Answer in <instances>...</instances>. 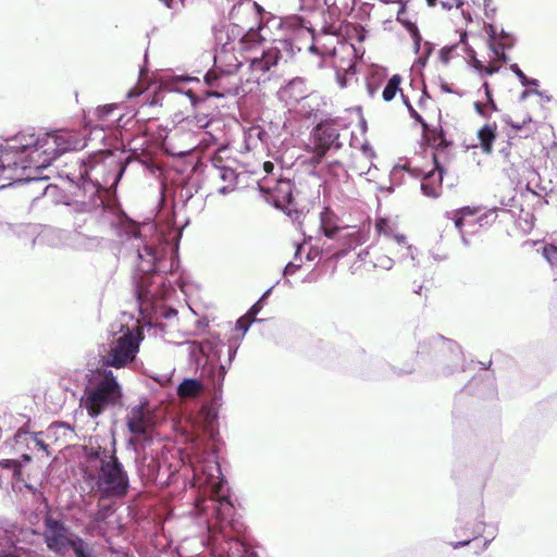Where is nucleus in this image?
<instances>
[{
  "label": "nucleus",
  "instance_id": "1",
  "mask_svg": "<svg viewBox=\"0 0 557 557\" xmlns=\"http://www.w3.org/2000/svg\"><path fill=\"white\" fill-rule=\"evenodd\" d=\"M119 235L125 238L126 249L134 253L136 268L133 273L136 302L148 331L165 337L166 327L176 322L177 311L163 305L162 299L174 289L165 283V275L178 267V237L176 230L158 226L153 222L137 225L122 222Z\"/></svg>",
  "mask_w": 557,
  "mask_h": 557
},
{
  "label": "nucleus",
  "instance_id": "2",
  "mask_svg": "<svg viewBox=\"0 0 557 557\" xmlns=\"http://www.w3.org/2000/svg\"><path fill=\"white\" fill-rule=\"evenodd\" d=\"M219 432L216 417L207 414L203 438L193 441L188 462L193 471L194 485L202 488L208 496L196 500L198 511L206 517L209 539L218 543L220 539L228 542L233 540L227 528L236 530V523L231 519L234 506L225 491L226 481L222 476L221 467L216 456V442Z\"/></svg>",
  "mask_w": 557,
  "mask_h": 557
},
{
  "label": "nucleus",
  "instance_id": "3",
  "mask_svg": "<svg viewBox=\"0 0 557 557\" xmlns=\"http://www.w3.org/2000/svg\"><path fill=\"white\" fill-rule=\"evenodd\" d=\"M85 145V138L74 131L25 129L0 144V172L8 180L35 181L36 177L25 174L27 170L46 169L63 153L83 149Z\"/></svg>",
  "mask_w": 557,
  "mask_h": 557
},
{
  "label": "nucleus",
  "instance_id": "4",
  "mask_svg": "<svg viewBox=\"0 0 557 557\" xmlns=\"http://www.w3.org/2000/svg\"><path fill=\"white\" fill-rule=\"evenodd\" d=\"M131 159H116L112 153L100 150L83 161L82 190L88 205L103 214H114L116 209L110 203Z\"/></svg>",
  "mask_w": 557,
  "mask_h": 557
},
{
  "label": "nucleus",
  "instance_id": "5",
  "mask_svg": "<svg viewBox=\"0 0 557 557\" xmlns=\"http://www.w3.org/2000/svg\"><path fill=\"white\" fill-rule=\"evenodd\" d=\"M88 458L98 461V466L85 469L83 473V483L89 494L99 502L123 499L129 492L131 482L115 449L109 453L106 448H91Z\"/></svg>",
  "mask_w": 557,
  "mask_h": 557
},
{
  "label": "nucleus",
  "instance_id": "6",
  "mask_svg": "<svg viewBox=\"0 0 557 557\" xmlns=\"http://www.w3.org/2000/svg\"><path fill=\"white\" fill-rule=\"evenodd\" d=\"M181 345L186 347L190 363L200 369L201 376L211 383L215 397L221 395L225 374L236 357L240 339H230L225 344L212 336L202 342L186 341Z\"/></svg>",
  "mask_w": 557,
  "mask_h": 557
},
{
  "label": "nucleus",
  "instance_id": "7",
  "mask_svg": "<svg viewBox=\"0 0 557 557\" xmlns=\"http://www.w3.org/2000/svg\"><path fill=\"white\" fill-rule=\"evenodd\" d=\"M122 387L112 371L106 370L98 380L85 388L81 404L91 418H97L104 410L121 403Z\"/></svg>",
  "mask_w": 557,
  "mask_h": 557
},
{
  "label": "nucleus",
  "instance_id": "8",
  "mask_svg": "<svg viewBox=\"0 0 557 557\" xmlns=\"http://www.w3.org/2000/svg\"><path fill=\"white\" fill-rule=\"evenodd\" d=\"M337 124L333 120L319 123L311 132L307 152L311 154L309 162L318 166L324 159L332 157L342 149L343 143Z\"/></svg>",
  "mask_w": 557,
  "mask_h": 557
},
{
  "label": "nucleus",
  "instance_id": "9",
  "mask_svg": "<svg viewBox=\"0 0 557 557\" xmlns=\"http://www.w3.org/2000/svg\"><path fill=\"white\" fill-rule=\"evenodd\" d=\"M141 339L140 332L127 327L125 333L103 348L101 355L102 366L115 369L127 366L135 360Z\"/></svg>",
  "mask_w": 557,
  "mask_h": 557
},
{
  "label": "nucleus",
  "instance_id": "10",
  "mask_svg": "<svg viewBox=\"0 0 557 557\" xmlns=\"http://www.w3.org/2000/svg\"><path fill=\"white\" fill-rule=\"evenodd\" d=\"M295 49L300 50L289 38L273 39L270 46L263 48L260 57L250 60L249 66L255 75V79L259 81L261 75L276 66L280 60L292 58L295 54Z\"/></svg>",
  "mask_w": 557,
  "mask_h": 557
},
{
  "label": "nucleus",
  "instance_id": "11",
  "mask_svg": "<svg viewBox=\"0 0 557 557\" xmlns=\"http://www.w3.org/2000/svg\"><path fill=\"white\" fill-rule=\"evenodd\" d=\"M126 424L133 437L128 440V446L137 450L139 442H149L153 429V420L146 404H139L129 409L126 416Z\"/></svg>",
  "mask_w": 557,
  "mask_h": 557
},
{
  "label": "nucleus",
  "instance_id": "12",
  "mask_svg": "<svg viewBox=\"0 0 557 557\" xmlns=\"http://www.w3.org/2000/svg\"><path fill=\"white\" fill-rule=\"evenodd\" d=\"M0 232L4 235H14L21 239L24 245L33 248L38 239L36 226L30 224H10L0 223ZM64 232L60 230L46 228L39 236V240L47 242L49 245L62 244Z\"/></svg>",
  "mask_w": 557,
  "mask_h": 557
},
{
  "label": "nucleus",
  "instance_id": "13",
  "mask_svg": "<svg viewBox=\"0 0 557 557\" xmlns=\"http://www.w3.org/2000/svg\"><path fill=\"white\" fill-rule=\"evenodd\" d=\"M434 170L428 172L421 181V191L424 196L437 198L441 194L443 175L446 171V163L449 160L447 148H434Z\"/></svg>",
  "mask_w": 557,
  "mask_h": 557
},
{
  "label": "nucleus",
  "instance_id": "14",
  "mask_svg": "<svg viewBox=\"0 0 557 557\" xmlns=\"http://www.w3.org/2000/svg\"><path fill=\"white\" fill-rule=\"evenodd\" d=\"M137 471L139 476L146 482L166 483L171 476L177 471V467L172 468L170 465L166 469L154 456L144 453L137 457Z\"/></svg>",
  "mask_w": 557,
  "mask_h": 557
},
{
  "label": "nucleus",
  "instance_id": "15",
  "mask_svg": "<svg viewBox=\"0 0 557 557\" xmlns=\"http://www.w3.org/2000/svg\"><path fill=\"white\" fill-rule=\"evenodd\" d=\"M45 524V543L47 547L55 553L61 554L66 547L70 546L73 539L67 537L69 530L65 524L48 515L44 519Z\"/></svg>",
  "mask_w": 557,
  "mask_h": 557
},
{
  "label": "nucleus",
  "instance_id": "16",
  "mask_svg": "<svg viewBox=\"0 0 557 557\" xmlns=\"http://www.w3.org/2000/svg\"><path fill=\"white\" fill-rule=\"evenodd\" d=\"M259 188L262 193L273 197L276 207L281 208L292 203L293 186L289 180H276L274 184L272 181L265 180L259 183Z\"/></svg>",
  "mask_w": 557,
  "mask_h": 557
},
{
  "label": "nucleus",
  "instance_id": "17",
  "mask_svg": "<svg viewBox=\"0 0 557 557\" xmlns=\"http://www.w3.org/2000/svg\"><path fill=\"white\" fill-rule=\"evenodd\" d=\"M342 249L335 253L337 259L345 257L350 250L366 242L364 234L356 226L345 225L336 237Z\"/></svg>",
  "mask_w": 557,
  "mask_h": 557
},
{
  "label": "nucleus",
  "instance_id": "18",
  "mask_svg": "<svg viewBox=\"0 0 557 557\" xmlns=\"http://www.w3.org/2000/svg\"><path fill=\"white\" fill-rule=\"evenodd\" d=\"M409 113L412 119L419 122L423 128V135L428 144L432 148H448L449 141L446 139L443 129L440 128H431L428 123L423 120V117L413 109L412 106H409Z\"/></svg>",
  "mask_w": 557,
  "mask_h": 557
},
{
  "label": "nucleus",
  "instance_id": "19",
  "mask_svg": "<svg viewBox=\"0 0 557 557\" xmlns=\"http://www.w3.org/2000/svg\"><path fill=\"white\" fill-rule=\"evenodd\" d=\"M345 225L341 224L339 218L329 208H324L320 213V228L324 236L335 239Z\"/></svg>",
  "mask_w": 557,
  "mask_h": 557
},
{
  "label": "nucleus",
  "instance_id": "20",
  "mask_svg": "<svg viewBox=\"0 0 557 557\" xmlns=\"http://www.w3.org/2000/svg\"><path fill=\"white\" fill-rule=\"evenodd\" d=\"M119 108L120 107L115 103L98 107L95 111V114L100 124L97 125L95 129L99 127L101 131H103L107 127H111L114 123H117L119 125L123 117V114H119L117 117L114 116V112Z\"/></svg>",
  "mask_w": 557,
  "mask_h": 557
},
{
  "label": "nucleus",
  "instance_id": "21",
  "mask_svg": "<svg viewBox=\"0 0 557 557\" xmlns=\"http://www.w3.org/2000/svg\"><path fill=\"white\" fill-rule=\"evenodd\" d=\"M211 175L225 183L218 188L220 195H227L236 189L239 174L231 165L222 168L218 173H211Z\"/></svg>",
  "mask_w": 557,
  "mask_h": 557
},
{
  "label": "nucleus",
  "instance_id": "22",
  "mask_svg": "<svg viewBox=\"0 0 557 557\" xmlns=\"http://www.w3.org/2000/svg\"><path fill=\"white\" fill-rule=\"evenodd\" d=\"M375 230L380 235L391 238L396 245H406V236L396 232L394 222L380 218L375 222Z\"/></svg>",
  "mask_w": 557,
  "mask_h": 557
},
{
  "label": "nucleus",
  "instance_id": "23",
  "mask_svg": "<svg viewBox=\"0 0 557 557\" xmlns=\"http://www.w3.org/2000/svg\"><path fill=\"white\" fill-rule=\"evenodd\" d=\"M434 341L443 346L444 348H446L447 350L450 351L451 354V357H453V363H454V369H450L448 371V373H451L456 370H461L463 371L465 370V367H463V357H462V351H461V348L460 346L450 341V339H446L444 338L443 336H436L434 337Z\"/></svg>",
  "mask_w": 557,
  "mask_h": 557
},
{
  "label": "nucleus",
  "instance_id": "24",
  "mask_svg": "<svg viewBox=\"0 0 557 557\" xmlns=\"http://www.w3.org/2000/svg\"><path fill=\"white\" fill-rule=\"evenodd\" d=\"M336 8L322 11L321 33L323 35L338 36L341 34V22L336 17Z\"/></svg>",
  "mask_w": 557,
  "mask_h": 557
},
{
  "label": "nucleus",
  "instance_id": "25",
  "mask_svg": "<svg viewBox=\"0 0 557 557\" xmlns=\"http://www.w3.org/2000/svg\"><path fill=\"white\" fill-rule=\"evenodd\" d=\"M202 384L197 379H185L177 386V395L184 399H193L200 395Z\"/></svg>",
  "mask_w": 557,
  "mask_h": 557
},
{
  "label": "nucleus",
  "instance_id": "26",
  "mask_svg": "<svg viewBox=\"0 0 557 557\" xmlns=\"http://www.w3.org/2000/svg\"><path fill=\"white\" fill-rule=\"evenodd\" d=\"M475 213H476V209H474V208L463 207V208L459 209L456 212V216H455L456 228L461 231V227L466 224H469V225L479 224L480 226H482L484 223H486L485 215H481L476 220H473V221L467 220L468 216H473Z\"/></svg>",
  "mask_w": 557,
  "mask_h": 557
},
{
  "label": "nucleus",
  "instance_id": "27",
  "mask_svg": "<svg viewBox=\"0 0 557 557\" xmlns=\"http://www.w3.org/2000/svg\"><path fill=\"white\" fill-rule=\"evenodd\" d=\"M70 246L78 250H88L96 247L99 244V239L96 236H86L78 231H75L70 236Z\"/></svg>",
  "mask_w": 557,
  "mask_h": 557
},
{
  "label": "nucleus",
  "instance_id": "28",
  "mask_svg": "<svg viewBox=\"0 0 557 557\" xmlns=\"http://www.w3.org/2000/svg\"><path fill=\"white\" fill-rule=\"evenodd\" d=\"M495 126L484 125L478 133L481 146L485 152L492 150V144L495 139Z\"/></svg>",
  "mask_w": 557,
  "mask_h": 557
},
{
  "label": "nucleus",
  "instance_id": "29",
  "mask_svg": "<svg viewBox=\"0 0 557 557\" xmlns=\"http://www.w3.org/2000/svg\"><path fill=\"white\" fill-rule=\"evenodd\" d=\"M69 547L72 548L75 557H96L92 548L82 537L73 539Z\"/></svg>",
  "mask_w": 557,
  "mask_h": 557
},
{
  "label": "nucleus",
  "instance_id": "30",
  "mask_svg": "<svg viewBox=\"0 0 557 557\" xmlns=\"http://www.w3.org/2000/svg\"><path fill=\"white\" fill-rule=\"evenodd\" d=\"M401 78L399 75L395 74L393 75L386 86L383 89L382 97L385 101H391L395 98L397 91L399 90Z\"/></svg>",
  "mask_w": 557,
  "mask_h": 557
},
{
  "label": "nucleus",
  "instance_id": "31",
  "mask_svg": "<svg viewBox=\"0 0 557 557\" xmlns=\"http://www.w3.org/2000/svg\"><path fill=\"white\" fill-rule=\"evenodd\" d=\"M264 136L265 133L260 127L249 128L245 135V140L247 143L248 148H250V146L257 147L258 141L262 143Z\"/></svg>",
  "mask_w": 557,
  "mask_h": 557
},
{
  "label": "nucleus",
  "instance_id": "32",
  "mask_svg": "<svg viewBox=\"0 0 557 557\" xmlns=\"http://www.w3.org/2000/svg\"><path fill=\"white\" fill-rule=\"evenodd\" d=\"M510 70L518 77V79L520 81L522 86H524V87H529V86H535L536 87V86H539V81L535 79V78L528 77L521 71V69L519 67V65L517 63L511 64L510 65Z\"/></svg>",
  "mask_w": 557,
  "mask_h": 557
},
{
  "label": "nucleus",
  "instance_id": "33",
  "mask_svg": "<svg viewBox=\"0 0 557 557\" xmlns=\"http://www.w3.org/2000/svg\"><path fill=\"white\" fill-rule=\"evenodd\" d=\"M542 255L552 268L557 269V247L555 245H546Z\"/></svg>",
  "mask_w": 557,
  "mask_h": 557
},
{
  "label": "nucleus",
  "instance_id": "34",
  "mask_svg": "<svg viewBox=\"0 0 557 557\" xmlns=\"http://www.w3.org/2000/svg\"><path fill=\"white\" fill-rule=\"evenodd\" d=\"M405 26H406V28L408 29V32L411 35V38H412L413 44H414L416 51H418L419 48H420L421 40H422V37H421V35L419 33V29H418V26L414 23H412V22H406Z\"/></svg>",
  "mask_w": 557,
  "mask_h": 557
},
{
  "label": "nucleus",
  "instance_id": "35",
  "mask_svg": "<svg viewBox=\"0 0 557 557\" xmlns=\"http://www.w3.org/2000/svg\"><path fill=\"white\" fill-rule=\"evenodd\" d=\"M405 26H406V28L408 29V32L411 35V38H412L413 44H414L416 51H418L419 48H420L421 40H422V37H421V35L419 33V29H418V26L414 23H412V22H406Z\"/></svg>",
  "mask_w": 557,
  "mask_h": 557
},
{
  "label": "nucleus",
  "instance_id": "36",
  "mask_svg": "<svg viewBox=\"0 0 557 557\" xmlns=\"http://www.w3.org/2000/svg\"><path fill=\"white\" fill-rule=\"evenodd\" d=\"M400 249H399V259L401 261H405L406 259H410L413 263H414V251H416V248L411 245H408V243L406 242V245H397Z\"/></svg>",
  "mask_w": 557,
  "mask_h": 557
},
{
  "label": "nucleus",
  "instance_id": "37",
  "mask_svg": "<svg viewBox=\"0 0 557 557\" xmlns=\"http://www.w3.org/2000/svg\"><path fill=\"white\" fill-rule=\"evenodd\" d=\"M358 0H335L334 5L336 10L344 13H349L354 10Z\"/></svg>",
  "mask_w": 557,
  "mask_h": 557
},
{
  "label": "nucleus",
  "instance_id": "38",
  "mask_svg": "<svg viewBox=\"0 0 557 557\" xmlns=\"http://www.w3.org/2000/svg\"><path fill=\"white\" fill-rule=\"evenodd\" d=\"M223 151H225V149L219 150V152L211 158L212 173H218L220 169L226 168L228 165L220 154Z\"/></svg>",
  "mask_w": 557,
  "mask_h": 557
},
{
  "label": "nucleus",
  "instance_id": "39",
  "mask_svg": "<svg viewBox=\"0 0 557 557\" xmlns=\"http://www.w3.org/2000/svg\"><path fill=\"white\" fill-rule=\"evenodd\" d=\"M394 265V260L387 256H380L376 259L375 267L384 270H391Z\"/></svg>",
  "mask_w": 557,
  "mask_h": 557
},
{
  "label": "nucleus",
  "instance_id": "40",
  "mask_svg": "<svg viewBox=\"0 0 557 557\" xmlns=\"http://www.w3.org/2000/svg\"><path fill=\"white\" fill-rule=\"evenodd\" d=\"M32 441L34 443L35 448L39 450L46 451L48 448V445L42 441L41 433H33L30 434Z\"/></svg>",
  "mask_w": 557,
  "mask_h": 557
},
{
  "label": "nucleus",
  "instance_id": "41",
  "mask_svg": "<svg viewBox=\"0 0 557 557\" xmlns=\"http://www.w3.org/2000/svg\"><path fill=\"white\" fill-rule=\"evenodd\" d=\"M0 467L12 470L13 472L20 471V463L13 459H3L0 461Z\"/></svg>",
  "mask_w": 557,
  "mask_h": 557
},
{
  "label": "nucleus",
  "instance_id": "42",
  "mask_svg": "<svg viewBox=\"0 0 557 557\" xmlns=\"http://www.w3.org/2000/svg\"><path fill=\"white\" fill-rule=\"evenodd\" d=\"M252 322V320L244 315L237 320L236 329L243 331V334H245Z\"/></svg>",
  "mask_w": 557,
  "mask_h": 557
},
{
  "label": "nucleus",
  "instance_id": "43",
  "mask_svg": "<svg viewBox=\"0 0 557 557\" xmlns=\"http://www.w3.org/2000/svg\"><path fill=\"white\" fill-rule=\"evenodd\" d=\"M262 309V302H260L259 300L253 304L250 309L248 310V312L245 314V317H247L248 319L252 320V321H257L256 320V315L260 312V310Z\"/></svg>",
  "mask_w": 557,
  "mask_h": 557
},
{
  "label": "nucleus",
  "instance_id": "44",
  "mask_svg": "<svg viewBox=\"0 0 557 557\" xmlns=\"http://www.w3.org/2000/svg\"><path fill=\"white\" fill-rule=\"evenodd\" d=\"M219 79V75L213 72V71H209L207 72V74L205 75V82L208 86L210 87H213L215 86V82Z\"/></svg>",
  "mask_w": 557,
  "mask_h": 557
},
{
  "label": "nucleus",
  "instance_id": "45",
  "mask_svg": "<svg viewBox=\"0 0 557 557\" xmlns=\"http://www.w3.org/2000/svg\"><path fill=\"white\" fill-rule=\"evenodd\" d=\"M454 49H455V46H450V47H444L441 50V60L444 63H448V61L450 60V55H451V52H453Z\"/></svg>",
  "mask_w": 557,
  "mask_h": 557
},
{
  "label": "nucleus",
  "instance_id": "46",
  "mask_svg": "<svg viewBox=\"0 0 557 557\" xmlns=\"http://www.w3.org/2000/svg\"><path fill=\"white\" fill-rule=\"evenodd\" d=\"M300 268V264H295L293 262H289L284 268V275H293L298 269Z\"/></svg>",
  "mask_w": 557,
  "mask_h": 557
},
{
  "label": "nucleus",
  "instance_id": "47",
  "mask_svg": "<svg viewBox=\"0 0 557 557\" xmlns=\"http://www.w3.org/2000/svg\"><path fill=\"white\" fill-rule=\"evenodd\" d=\"M475 67H476L478 70H480V71H481V73H484V74H487V75H492V74H494L495 72H497V67L483 66L482 64H480V62H479V61H476Z\"/></svg>",
  "mask_w": 557,
  "mask_h": 557
},
{
  "label": "nucleus",
  "instance_id": "48",
  "mask_svg": "<svg viewBox=\"0 0 557 557\" xmlns=\"http://www.w3.org/2000/svg\"><path fill=\"white\" fill-rule=\"evenodd\" d=\"M235 544L238 546V548H237L238 553L249 554L252 557H255L256 554L253 552H249V548L245 543L239 542L238 540H235Z\"/></svg>",
  "mask_w": 557,
  "mask_h": 557
},
{
  "label": "nucleus",
  "instance_id": "49",
  "mask_svg": "<svg viewBox=\"0 0 557 557\" xmlns=\"http://www.w3.org/2000/svg\"><path fill=\"white\" fill-rule=\"evenodd\" d=\"M532 94H535V95H539V96H542V91L537 90V89H534V90H529V89H524L521 94H520V97H519V100L522 102V101H525L527 98L532 95Z\"/></svg>",
  "mask_w": 557,
  "mask_h": 557
},
{
  "label": "nucleus",
  "instance_id": "50",
  "mask_svg": "<svg viewBox=\"0 0 557 557\" xmlns=\"http://www.w3.org/2000/svg\"><path fill=\"white\" fill-rule=\"evenodd\" d=\"M160 2L172 10H177L178 7L181 5L180 0H160Z\"/></svg>",
  "mask_w": 557,
  "mask_h": 557
},
{
  "label": "nucleus",
  "instance_id": "51",
  "mask_svg": "<svg viewBox=\"0 0 557 557\" xmlns=\"http://www.w3.org/2000/svg\"><path fill=\"white\" fill-rule=\"evenodd\" d=\"M493 51L496 57H498L503 61H506L507 58L502 47L493 46Z\"/></svg>",
  "mask_w": 557,
  "mask_h": 557
},
{
  "label": "nucleus",
  "instance_id": "52",
  "mask_svg": "<svg viewBox=\"0 0 557 557\" xmlns=\"http://www.w3.org/2000/svg\"><path fill=\"white\" fill-rule=\"evenodd\" d=\"M107 515L103 510H98L92 519L96 522H101L106 519Z\"/></svg>",
  "mask_w": 557,
  "mask_h": 557
},
{
  "label": "nucleus",
  "instance_id": "53",
  "mask_svg": "<svg viewBox=\"0 0 557 557\" xmlns=\"http://www.w3.org/2000/svg\"><path fill=\"white\" fill-rule=\"evenodd\" d=\"M531 122V117L528 116L527 119L523 120L522 124H519V123H513V122H510V125L512 128H515L516 131H520L522 129L523 125L525 123H530Z\"/></svg>",
  "mask_w": 557,
  "mask_h": 557
},
{
  "label": "nucleus",
  "instance_id": "54",
  "mask_svg": "<svg viewBox=\"0 0 557 557\" xmlns=\"http://www.w3.org/2000/svg\"><path fill=\"white\" fill-rule=\"evenodd\" d=\"M181 197H182V198H185L186 200L191 199L193 194H191L190 188H188V187H184V188H182V190H181Z\"/></svg>",
  "mask_w": 557,
  "mask_h": 557
},
{
  "label": "nucleus",
  "instance_id": "55",
  "mask_svg": "<svg viewBox=\"0 0 557 557\" xmlns=\"http://www.w3.org/2000/svg\"><path fill=\"white\" fill-rule=\"evenodd\" d=\"M143 92L141 89L133 88L127 91V98H135L138 97Z\"/></svg>",
  "mask_w": 557,
  "mask_h": 557
},
{
  "label": "nucleus",
  "instance_id": "56",
  "mask_svg": "<svg viewBox=\"0 0 557 557\" xmlns=\"http://www.w3.org/2000/svg\"><path fill=\"white\" fill-rule=\"evenodd\" d=\"M258 38H262V36L258 33V32H250L248 35H247V40L248 41H256Z\"/></svg>",
  "mask_w": 557,
  "mask_h": 557
},
{
  "label": "nucleus",
  "instance_id": "57",
  "mask_svg": "<svg viewBox=\"0 0 557 557\" xmlns=\"http://www.w3.org/2000/svg\"><path fill=\"white\" fill-rule=\"evenodd\" d=\"M474 108H475V111H476L480 115H482V116H487V114H486V112H485V110H484L483 106H482L480 102H475V103H474Z\"/></svg>",
  "mask_w": 557,
  "mask_h": 557
},
{
  "label": "nucleus",
  "instance_id": "58",
  "mask_svg": "<svg viewBox=\"0 0 557 557\" xmlns=\"http://www.w3.org/2000/svg\"><path fill=\"white\" fill-rule=\"evenodd\" d=\"M441 89H442L444 92H447V94H451V92H454V90H453L451 86H450L448 83H445V82H443V83L441 84Z\"/></svg>",
  "mask_w": 557,
  "mask_h": 557
},
{
  "label": "nucleus",
  "instance_id": "59",
  "mask_svg": "<svg viewBox=\"0 0 557 557\" xmlns=\"http://www.w3.org/2000/svg\"><path fill=\"white\" fill-rule=\"evenodd\" d=\"M27 434H28V433H27L23 428H21V429L16 432V434L14 435L16 443H18V442H20V440L22 438V436L27 435Z\"/></svg>",
  "mask_w": 557,
  "mask_h": 557
},
{
  "label": "nucleus",
  "instance_id": "60",
  "mask_svg": "<svg viewBox=\"0 0 557 557\" xmlns=\"http://www.w3.org/2000/svg\"><path fill=\"white\" fill-rule=\"evenodd\" d=\"M469 543H470V540L456 542V543H453V547L455 549H457V548H460V547H463V546L468 545Z\"/></svg>",
  "mask_w": 557,
  "mask_h": 557
},
{
  "label": "nucleus",
  "instance_id": "61",
  "mask_svg": "<svg viewBox=\"0 0 557 557\" xmlns=\"http://www.w3.org/2000/svg\"><path fill=\"white\" fill-rule=\"evenodd\" d=\"M272 289H273V287H270L269 289H267L263 293V295L260 297L259 301L263 302L270 296V294L272 293Z\"/></svg>",
  "mask_w": 557,
  "mask_h": 557
},
{
  "label": "nucleus",
  "instance_id": "62",
  "mask_svg": "<svg viewBox=\"0 0 557 557\" xmlns=\"http://www.w3.org/2000/svg\"><path fill=\"white\" fill-rule=\"evenodd\" d=\"M208 96L209 97L221 98V97L224 96V94L222 91L212 90V91L208 92Z\"/></svg>",
  "mask_w": 557,
  "mask_h": 557
},
{
  "label": "nucleus",
  "instance_id": "63",
  "mask_svg": "<svg viewBox=\"0 0 557 557\" xmlns=\"http://www.w3.org/2000/svg\"><path fill=\"white\" fill-rule=\"evenodd\" d=\"M487 102L492 111H497V107L492 97L487 98Z\"/></svg>",
  "mask_w": 557,
  "mask_h": 557
},
{
  "label": "nucleus",
  "instance_id": "64",
  "mask_svg": "<svg viewBox=\"0 0 557 557\" xmlns=\"http://www.w3.org/2000/svg\"><path fill=\"white\" fill-rule=\"evenodd\" d=\"M263 166L267 172H270L273 169V164L271 162H265Z\"/></svg>",
  "mask_w": 557,
  "mask_h": 557
}]
</instances>
